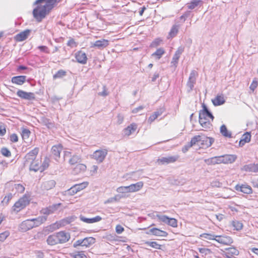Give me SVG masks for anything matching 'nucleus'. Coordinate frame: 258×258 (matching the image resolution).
<instances>
[{
    "label": "nucleus",
    "mask_w": 258,
    "mask_h": 258,
    "mask_svg": "<svg viewBox=\"0 0 258 258\" xmlns=\"http://www.w3.org/2000/svg\"><path fill=\"white\" fill-rule=\"evenodd\" d=\"M61 0H37L34 4L33 16L38 22L41 21L59 3Z\"/></svg>",
    "instance_id": "nucleus-1"
},
{
    "label": "nucleus",
    "mask_w": 258,
    "mask_h": 258,
    "mask_svg": "<svg viewBox=\"0 0 258 258\" xmlns=\"http://www.w3.org/2000/svg\"><path fill=\"white\" fill-rule=\"evenodd\" d=\"M71 238L70 233L64 231H60L48 236L47 243L50 245H54L58 244H63L68 242Z\"/></svg>",
    "instance_id": "nucleus-2"
},
{
    "label": "nucleus",
    "mask_w": 258,
    "mask_h": 258,
    "mask_svg": "<svg viewBox=\"0 0 258 258\" xmlns=\"http://www.w3.org/2000/svg\"><path fill=\"white\" fill-rule=\"evenodd\" d=\"M202 107L203 109L199 112V123L203 128L207 130L212 127V122L214 117L205 104Z\"/></svg>",
    "instance_id": "nucleus-3"
},
{
    "label": "nucleus",
    "mask_w": 258,
    "mask_h": 258,
    "mask_svg": "<svg viewBox=\"0 0 258 258\" xmlns=\"http://www.w3.org/2000/svg\"><path fill=\"white\" fill-rule=\"evenodd\" d=\"M213 142L212 138L204 135H196L191 139L189 143V147L197 145L200 148H207L212 145Z\"/></svg>",
    "instance_id": "nucleus-4"
},
{
    "label": "nucleus",
    "mask_w": 258,
    "mask_h": 258,
    "mask_svg": "<svg viewBox=\"0 0 258 258\" xmlns=\"http://www.w3.org/2000/svg\"><path fill=\"white\" fill-rule=\"evenodd\" d=\"M236 156L232 155H225L223 156L214 157L211 159L212 164H229L234 162L236 160Z\"/></svg>",
    "instance_id": "nucleus-5"
},
{
    "label": "nucleus",
    "mask_w": 258,
    "mask_h": 258,
    "mask_svg": "<svg viewBox=\"0 0 258 258\" xmlns=\"http://www.w3.org/2000/svg\"><path fill=\"white\" fill-rule=\"evenodd\" d=\"M30 200V197L25 195L15 203L12 207V211L16 213L19 212L29 204Z\"/></svg>",
    "instance_id": "nucleus-6"
},
{
    "label": "nucleus",
    "mask_w": 258,
    "mask_h": 258,
    "mask_svg": "<svg viewBox=\"0 0 258 258\" xmlns=\"http://www.w3.org/2000/svg\"><path fill=\"white\" fill-rule=\"evenodd\" d=\"M96 242V239L93 237H86L83 239H78L73 243V247L77 248L79 246L90 247Z\"/></svg>",
    "instance_id": "nucleus-7"
},
{
    "label": "nucleus",
    "mask_w": 258,
    "mask_h": 258,
    "mask_svg": "<svg viewBox=\"0 0 258 258\" xmlns=\"http://www.w3.org/2000/svg\"><path fill=\"white\" fill-rule=\"evenodd\" d=\"M50 162V159L47 156L45 157L43 162L41 161H39L38 160L35 161L33 162V170L40 172H43L48 167Z\"/></svg>",
    "instance_id": "nucleus-8"
},
{
    "label": "nucleus",
    "mask_w": 258,
    "mask_h": 258,
    "mask_svg": "<svg viewBox=\"0 0 258 258\" xmlns=\"http://www.w3.org/2000/svg\"><path fill=\"white\" fill-rule=\"evenodd\" d=\"M88 185V182L87 181L83 182L79 184H76L68 189V193L69 195L71 196L74 195L77 192L85 189Z\"/></svg>",
    "instance_id": "nucleus-9"
},
{
    "label": "nucleus",
    "mask_w": 258,
    "mask_h": 258,
    "mask_svg": "<svg viewBox=\"0 0 258 258\" xmlns=\"http://www.w3.org/2000/svg\"><path fill=\"white\" fill-rule=\"evenodd\" d=\"M157 217L160 221L167 224L168 225L176 228L177 227V219L173 218H169L165 215H157Z\"/></svg>",
    "instance_id": "nucleus-10"
},
{
    "label": "nucleus",
    "mask_w": 258,
    "mask_h": 258,
    "mask_svg": "<svg viewBox=\"0 0 258 258\" xmlns=\"http://www.w3.org/2000/svg\"><path fill=\"white\" fill-rule=\"evenodd\" d=\"M215 241L224 245H230L233 242L231 237L225 235H216Z\"/></svg>",
    "instance_id": "nucleus-11"
},
{
    "label": "nucleus",
    "mask_w": 258,
    "mask_h": 258,
    "mask_svg": "<svg viewBox=\"0 0 258 258\" xmlns=\"http://www.w3.org/2000/svg\"><path fill=\"white\" fill-rule=\"evenodd\" d=\"M144 183L143 181H139L135 184H132L129 186L120 187L119 188H124L127 192H134L139 191L143 187Z\"/></svg>",
    "instance_id": "nucleus-12"
},
{
    "label": "nucleus",
    "mask_w": 258,
    "mask_h": 258,
    "mask_svg": "<svg viewBox=\"0 0 258 258\" xmlns=\"http://www.w3.org/2000/svg\"><path fill=\"white\" fill-rule=\"evenodd\" d=\"M179 158V156H171L169 157H162L161 158H159L157 160V162L159 164H170L175 162Z\"/></svg>",
    "instance_id": "nucleus-13"
},
{
    "label": "nucleus",
    "mask_w": 258,
    "mask_h": 258,
    "mask_svg": "<svg viewBox=\"0 0 258 258\" xmlns=\"http://www.w3.org/2000/svg\"><path fill=\"white\" fill-rule=\"evenodd\" d=\"M234 188L236 190L247 195H250L253 191L251 187L247 184H238L235 186Z\"/></svg>",
    "instance_id": "nucleus-14"
},
{
    "label": "nucleus",
    "mask_w": 258,
    "mask_h": 258,
    "mask_svg": "<svg viewBox=\"0 0 258 258\" xmlns=\"http://www.w3.org/2000/svg\"><path fill=\"white\" fill-rule=\"evenodd\" d=\"M107 154L106 149L98 150L94 152L93 157L96 161L101 163L104 160Z\"/></svg>",
    "instance_id": "nucleus-15"
},
{
    "label": "nucleus",
    "mask_w": 258,
    "mask_h": 258,
    "mask_svg": "<svg viewBox=\"0 0 258 258\" xmlns=\"http://www.w3.org/2000/svg\"><path fill=\"white\" fill-rule=\"evenodd\" d=\"M75 57L78 63L82 64H86L88 60L86 53L82 50H79L75 53Z\"/></svg>",
    "instance_id": "nucleus-16"
},
{
    "label": "nucleus",
    "mask_w": 258,
    "mask_h": 258,
    "mask_svg": "<svg viewBox=\"0 0 258 258\" xmlns=\"http://www.w3.org/2000/svg\"><path fill=\"white\" fill-rule=\"evenodd\" d=\"M109 45V41L107 39H102L95 41L92 44V47H96L100 49H103Z\"/></svg>",
    "instance_id": "nucleus-17"
},
{
    "label": "nucleus",
    "mask_w": 258,
    "mask_h": 258,
    "mask_svg": "<svg viewBox=\"0 0 258 258\" xmlns=\"http://www.w3.org/2000/svg\"><path fill=\"white\" fill-rule=\"evenodd\" d=\"M212 102L215 106L223 105L225 102V97L223 94H217L214 99H212Z\"/></svg>",
    "instance_id": "nucleus-18"
},
{
    "label": "nucleus",
    "mask_w": 258,
    "mask_h": 258,
    "mask_svg": "<svg viewBox=\"0 0 258 258\" xmlns=\"http://www.w3.org/2000/svg\"><path fill=\"white\" fill-rule=\"evenodd\" d=\"M31 228H32V219L24 221L19 226V230L22 232H26Z\"/></svg>",
    "instance_id": "nucleus-19"
},
{
    "label": "nucleus",
    "mask_w": 258,
    "mask_h": 258,
    "mask_svg": "<svg viewBox=\"0 0 258 258\" xmlns=\"http://www.w3.org/2000/svg\"><path fill=\"white\" fill-rule=\"evenodd\" d=\"M63 149V146L61 144L54 145L52 147L51 152L52 154L55 156L56 159H59L60 156V153Z\"/></svg>",
    "instance_id": "nucleus-20"
},
{
    "label": "nucleus",
    "mask_w": 258,
    "mask_h": 258,
    "mask_svg": "<svg viewBox=\"0 0 258 258\" xmlns=\"http://www.w3.org/2000/svg\"><path fill=\"white\" fill-rule=\"evenodd\" d=\"M164 111V108H160L157 111L153 112L148 118V122L150 124L152 123L155 119H156L159 116L161 115Z\"/></svg>",
    "instance_id": "nucleus-21"
},
{
    "label": "nucleus",
    "mask_w": 258,
    "mask_h": 258,
    "mask_svg": "<svg viewBox=\"0 0 258 258\" xmlns=\"http://www.w3.org/2000/svg\"><path fill=\"white\" fill-rule=\"evenodd\" d=\"M138 128V125L136 123H132L124 129V134L126 136H129L134 133Z\"/></svg>",
    "instance_id": "nucleus-22"
},
{
    "label": "nucleus",
    "mask_w": 258,
    "mask_h": 258,
    "mask_svg": "<svg viewBox=\"0 0 258 258\" xmlns=\"http://www.w3.org/2000/svg\"><path fill=\"white\" fill-rule=\"evenodd\" d=\"M150 232L152 234V235L158 237H166L168 235L166 231L162 230L157 228H151L150 230Z\"/></svg>",
    "instance_id": "nucleus-23"
},
{
    "label": "nucleus",
    "mask_w": 258,
    "mask_h": 258,
    "mask_svg": "<svg viewBox=\"0 0 258 258\" xmlns=\"http://www.w3.org/2000/svg\"><path fill=\"white\" fill-rule=\"evenodd\" d=\"M198 75V73L197 71L193 70L191 72L187 82V85L190 89H192L194 87V84L196 81V78Z\"/></svg>",
    "instance_id": "nucleus-24"
},
{
    "label": "nucleus",
    "mask_w": 258,
    "mask_h": 258,
    "mask_svg": "<svg viewBox=\"0 0 258 258\" xmlns=\"http://www.w3.org/2000/svg\"><path fill=\"white\" fill-rule=\"evenodd\" d=\"M144 243L156 249L163 250L165 248L164 245L160 244L156 241H146Z\"/></svg>",
    "instance_id": "nucleus-25"
},
{
    "label": "nucleus",
    "mask_w": 258,
    "mask_h": 258,
    "mask_svg": "<svg viewBox=\"0 0 258 258\" xmlns=\"http://www.w3.org/2000/svg\"><path fill=\"white\" fill-rule=\"evenodd\" d=\"M230 226L233 230L239 231L243 229V224L241 221L234 220L231 222Z\"/></svg>",
    "instance_id": "nucleus-26"
},
{
    "label": "nucleus",
    "mask_w": 258,
    "mask_h": 258,
    "mask_svg": "<svg viewBox=\"0 0 258 258\" xmlns=\"http://www.w3.org/2000/svg\"><path fill=\"white\" fill-rule=\"evenodd\" d=\"M80 220L86 223H93L100 221L102 220V218L99 216H97L92 218H87L84 216H80Z\"/></svg>",
    "instance_id": "nucleus-27"
},
{
    "label": "nucleus",
    "mask_w": 258,
    "mask_h": 258,
    "mask_svg": "<svg viewBox=\"0 0 258 258\" xmlns=\"http://www.w3.org/2000/svg\"><path fill=\"white\" fill-rule=\"evenodd\" d=\"M26 80L25 76H18L12 77L11 81L14 84L21 85L26 81Z\"/></svg>",
    "instance_id": "nucleus-28"
},
{
    "label": "nucleus",
    "mask_w": 258,
    "mask_h": 258,
    "mask_svg": "<svg viewBox=\"0 0 258 258\" xmlns=\"http://www.w3.org/2000/svg\"><path fill=\"white\" fill-rule=\"evenodd\" d=\"M251 140V135L250 133L246 132L241 137L239 143L240 146H243L245 144L249 143Z\"/></svg>",
    "instance_id": "nucleus-29"
},
{
    "label": "nucleus",
    "mask_w": 258,
    "mask_h": 258,
    "mask_svg": "<svg viewBox=\"0 0 258 258\" xmlns=\"http://www.w3.org/2000/svg\"><path fill=\"white\" fill-rule=\"evenodd\" d=\"M55 182L53 180H50L43 182L42 188L43 190H49L55 186Z\"/></svg>",
    "instance_id": "nucleus-30"
},
{
    "label": "nucleus",
    "mask_w": 258,
    "mask_h": 258,
    "mask_svg": "<svg viewBox=\"0 0 258 258\" xmlns=\"http://www.w3.org/2000/svg\"><path fill=\"white\" fill-rule=\"evenodd\" d=\"M32 155L31 154V152L30 151L25 156V161L24 162V166H27L28 165L29 166V170L30 171L32 170V160L31 157Z\"/></svg>",
    "instance_id": "nucleus-31"
},
{
    "label": "nucleus",
    "mask_w": 258,
    "mask_h": 258,
    "mask_svg": "<svg viewBox=\"0 0 258 258\" xmlns=\"http://www.w3.org/2000/svg\"><path fill=\"white\" fill-rule=\"evenodd\" d=\"M17 95L23 99H29L32 94L31 93H27L22 90H18L17 93Z\"/></svg>",
    "instance_id": "nucleus-32"
},
{
    "label": "nucleus",
    "mask_w": 258,
    "mask_h": 258,
    "mask_svg": "<svg viewBox=\"0 0 258 258\" xmlns=\"http://www.w3.org/2000/svg\"><path fill=\"white\" fill-rule=\"evenodd\" d=\"M30 33H18L14 37V39L17 42L22 41L27 38Z\"/></svg>",
    "instance_id": "nucleus-33"
},
{
    "label": "nucleus",
    "mask_w": 258,
    "mask_h": 258,
    "mask_svg": "<svg viewBox=\"0 0 258 258\" xmlns=\"http://www.w3.org/2000/svg\"><path fill=\"white\" fill-rule=\"evenodd\" d=\"M31 133V132L27 128L23 129L22 131V137L24 142L27 143L28 141Z\"/></svg>",
    "instance_id": "nucleus-34"
},
{
    "label": "nucleus",
    "mask_w": 258,
    "mask_h": 258,
    "mask_svg": "<svg viewBox=\"0 0 258 258\" xmlns=\"http://www.w3.org/2000/svg\"><path fill=\"white\" fill-rule=\"evenodd\" d=\"M86 169V166L82 163L77 164L74 170L76 173H79L83 171H85Z\"/></svg>",
    "instance_id": "nucleus-35"
},
{
    "label": "nucleus",
    "mask_w": 258,
    "mask_h": 258,
    "mask_svg": "<svg viewBox=\"0 0 258 258\" xmlns=\"http://www.w3.org/2000/svg\"><path fill=\"white\" fill-rule=\"evenodd\" d=\"M220 132L222 134V135L225 137H231V133L228 131L226 125L224 124L221 125V126L220 127Z\"/></svg>",
    "instance_id": "nucleus-36"
},
{
    "label": "nucleus",
    "mask_w": 258,
    "mask_h": 258,
    "mask_svg": "<svg viewBox=\"0 0 258 258\" xmlns=\"http://www.w3.org/2000/svg\"><path fill=\"white\" fill-rule=\"evenodd\" d=\"M71 256L73 258H88L84 251H77L75 253L71 254Z\"/></svg>",
    "instance_id": "nucleus-37"
},
{
    "label": "nucleus",
    "mask_w": 258,
    "mask_h": 258,
    "mask_svg": "<svg viewBox=\"0 0 258 258\" xmlns=\"http://www.w3.org/2000/svg\"><path fill=\"white\" fill-rule=\"evenodd\" d=\"M80 161V157L77 155H73L71 157L69 161V163L71 165H77Z\"/></svg>",
    "instance_id": "nucleus-38"
},
{
    "label": "nucleus",
    "mask_w": 258,
    "mask_h": 258,
    "mask_svg": "<svg viewBox=\"0 0 258 258\" xmlns=\"http://www.w3.org/2000/svg\"><path fill=\"white\" fill-rule=\"evenodd\" d=\"M200 3H201V0H192L187 4V8L188 9L192 10L197 7Z\"/></svg>",
    "instance_id": "nucleus-39"
},
{
    "label": "nucleus",
    "mask_w": 258,
    "mask_h": 258,
    "mask_svg": "<svg viewBox=\"0 0 258 258\" xmlns=\"http://www.w3.org/2000/svg\"><path fill=\"white\" fill-rule=\"evenodd\" d=\"M46 220L44 217H39L38 218L33 219V227L38 226Z\"/></svg>",
    "instance_id": "nucleus-40"
},
{
    "label": "nucleus",
    "mask_w": 258,
    "mask_h": 258,
    "mask_svg": "<svg viewBox=\"0 0 258 258\" xmlns=\"http://www.w3.org/2000/svg\"><path fill=\"white\" fill-rule=\"evenodd\" d=\"M66 72L62 70H60L58 71L55 74H54L53 76L54 79H56L57 78H61L66 75Z\"/></svg>",
    "instance_id": "nucleus-41"
},
{
    "label": "nucleus",
    "mask_w": 258,
    "mask_h": 258,
    "mask_svg": "<svg viewBox=\"0 0 258 258\" xmlns=\"http://www.w3.org/2000/svg\"><path fill=\"white\" fill-rule=\"evenodd\" d=\"M216 235L210 233H203L200 235V237L208 240H215Z\"/></svg>",
    "instance_id": "nucleus-42"
},
{
    "label": "nucleus",
    "mask_w": 258,
    "mask_h": 258,
    "mask_svg": "<svg viewBox=\"0 0 258 258\" xmlns=\"http://www.w3.org/2000/svg\"><path fill=\"white\" fill-rule=\"evenodd\" d=\"M1 153L3 156L7 157H9L11 156V152L6 147H3L1 149Z\"/></svg>",
    "instance_id": "nucleus-43"
},
{
    "label": "nucleus",
    "mask_w": 258,
    "mask_h": 258,
    "mask_svg": "<svg viewBox=\"0 0 258 258\" xmlns=\"http://www.w3.org/2000/svg\"><path fill=\"white\" fill-rule=\"evenodd\" d=\"M165 53V51L163 48H159L154 53H153L152 55H155L157 56L158 59L160 58L162 55Z\"/></svg>",
    "instance_id": "nucleus-44"
},
{
    "label": "nucleus",
    "mask_w": 258,
    "mask_h": 258,
    "mask_svg": "<svg viewBox=\"0 0 258 258\" xmlns=\"http://www.w3.org/2000/svg\"><path fill=\"white\" fill-rule=\"evenodd\" d=\"M67 45L71 48L76 47L78 46V43L74 39L71 38L68 41Z\"/></svg>",
    "instance_id": "nucleus-45"
},
{
    "label": "nucleus",
    "mask_w": 258,
    "mask_h": 258,
    "mask_svg": "<svg viewBox=\"0 0 258 258\" xmlns=\"http://www.w3.org/2000/svg\"><path fill=\"white\" fill-rule=\"evenodd\" d=\"M14 187L17 191L20 193L23 192L25 190V187L21 184H15L14 185Z\"/></svg>",
    "instance_id": "nucleus-46"
},
{
    "label": "nucleus",
    "mask_w": 258,
    "mask_h": 258,
    "mask_svg": "<svg viewBox=\"0 0 258 258\" xmlns=\"http://www.w3.org/2000/svg\"><path fill=\"white\" fill-rule=\"evenodd\" d=\"M10 235V232L6 231L0 234V241H4Z\"/></svg>",
    "instance_id": "nucleus-47"
},
{
    "label": "nucleus",
    "mask_w": 258,
    "mask_h": 258,
    "mask_svg": "<svg viewBox=\"0 0 258 258\" xmlns=\"http://www.w3.org/2000/svg\"><path fill=\"white\" fill-rule=\"evenodd\" d=\"M257 85H258V82L257 81L256 79L255 78H254L251 84H250V85L249 86V88L252 92H253L255 90V89L256 88V87H257Z\"/></svg>",
    "instance_id": "nucleus-48"
},
{
    "label": "nucleus",
    "mask_w": 258,
    "mask_h": 258,
    "mask_svg": "<svg viewBox=\"0 0 258 258\" xmlns=\"http://www.w3.org/2000/svg\"><path fill=\"white\" fill-rule=\"evenodd\" d=\"M249 168V171L253 172H258V164H251L249 166H247Z\"/></svg>",
    "instance_id": "nucleus-49"
},
{
    "label": "nucleus",
    "mask_w": 258,
    "mask_h": 258,
    "mask_svg": "<svg viewBox=\"0 0 258 258\" xmlns=\"http://www.w3.org/2000/svg\"><path fill=\"white\" fill-rule=\"evenodd\" d=\"M181 53V51H179L178 50L176 51L172 58V60L173 62H177L178 61Z\"/></svg>",
    "instance_id": "nucleus-50"
},
{
    "label": "nucleus",
    "mask_w": 258,
    "mask_h": 258,
    "mask_svg": "<svg viewBox=\"0 0 258 258\" xmlns=\"http://www.w3.org/2000/svg\"><path fill=\"white\" fill-rule=\"evenodd\" d=\"M6 133V125L3 123L0 124V136H4Z\"/></svg>",
    "instance_id": "nucleus-51"
},
{
    "label": "nucleus",
    "mask_w": 258,
    "mask_h": 258,
    "mask_svg": "<svg viewBox=\"0 0 258 258\" xmlns=\"http://www.w3.org/2000/svg\"><path fill=\"white\" fill-rule=\"evenodd\" d=\"M124 230V228L120 225H117L115 227V231L117 234H121Z\"/></svg>",
    "instance_id": "nucleus-52"
},
{
    "label": "nucleus",
    "mask_w": 258,
    "mask_h": 258,
    "mask_svg": "<svg viewBox=\"0 0 258 258\" xmlns=\"http://www.w3.org/2000/svg\"><path fill=\"white\" fill-rule=\"evenodd\" d=\"M60 205V204H54V205L49 206V209H50V212H51L52 213H53V212L56 211Z\"/></svg>",
    "instance_id": "nucleus-53"
},
{
    "label": "nucleus",
    "mask_w": 258,
    "mask_h": 258,
    "mask_svg": "<svg viewBox=\"0 0 258 258\" xmlns=\"http://www.w3.org/2000/svg\"><path fill=\"white\" fill-rule=\"evenodd\" d=\"M199 250L200 252L201 253H204L205 254H207L211 252V250L210 249L206 248H199Z\"/></svg>",
    "instance_id": "nucleus-54"
},
{
    "label": "nucleus",
    "mask_w": 258,
    "mask_h": 258,
    "mask_svg": "<svg viewBox=\"0 0 258 258\" xmlns=\"http://www.w3.org/2000/svg\"><path fill=\"white\" fill-rule=\"evenodd\" d=\"M162 42V40L160 39H157L155 40L151 44V46L153 47H156L158 46L161 42Z\"/></svg>",
    "instance_id": "nucleus-55"
},
{
    "label": "nucleus",
    "mask_w": 258,
    "mask_h": 258,
    "mask_svg": "<svg viewBox=\"0 0 258 258\" xmlns=\"http://www.w3.org/2000/svg\"><path fill=\"white\" fill-rule=\"evenodd\" d=\"M38 48L42 52H45L46 53H49V50L48 48L46 46H40Z\"/></svg>",
    "instance_id": "nucleus-56"
},
{
    "label": "nucleus",
    "mask_w": 258,
    "mask_h": 258,
    "mask_svg": "<svg viewBox=\"0 0 258 258\" xmlns=\"http://www.w3.org/2000/svg\"><path fill=\"white\" fill-rule=\"evenodd\" d=\"M41 212L45 215H49L52 213V212H50V209H49V207L42 209L41 211Z\"/></svg>",
    "instance_id": "nucleus-57"
},
{
    "label": "nucleus",
    "mask_w": 258,
    "mask_h": 258,
    "mask_svg": "<svg viewBox=\"0 0 258 258\" xmlns=\"http://www.w3.org/2000/svg\"><path fill=\"white\" fill-rule=\"evenodd\" d=\"M41 212L45 215H49L52 213V212H50V209H49V207L42 209L41 211Z\"/></svg>",
    "instance_id": "nucleus-58"
},
{
    "label": "nucleus",
    "mask_w": 258,
    "mask_h": 258,
    "mask_svg": "<svg viewBox=\"0 0 258 258\" xmlns=\"http://www.w3.org/2000/svg\"><path fill=\"white\" fill-rule=\"evenodd\" d=\"M10 140L12 142H17L18 141V136L16 134H13L10 136Z\"/></svg>",
    "instance_id": "nucleus-59"
},
{
    "label": "nucleus",
    "mask_w": 258,
    "mask_h": 258,
    "mask_svg": "<svg viewBox=\"0 0 258 258\" xmlns=\"http://www.w3.org/2000/svg\"><path fill=\"white\" fill-rule=\"evenodd\" d=\"M98 95L99 96H106L108 95V91H107L105 86L103 87V91L101 92H99L98 93Z\"/></svg>",
    "instance_id": "nucleus-60"
},
{
    "label": "nucleus",
    "mask_w": 258,
    "mask_h": 258,
    "mask_svg": "<svg viewBox=\"0 0 258 258\" xmlns=\"http://www.w3.org/2000/svg\"><path fill=\"white\" fill-rule=\"evenodd\" d=\"M12 194H9L7 196H5V197L4 199L3 202H6V203H8L9 201L12 199Z\"/></svg>",
    "instance_id": "nucleus-61"
},
{
    "label": "nucleus",
    "mask_w": 258,
    "mask_h": 258,
    "mask_svg": "<svg viewBox=\"0 0 258 258\" xmlns=\"http://www.w3.org/2000/svg\"><path fill=\"white\" fill-rule=\"evenodd\" d=\"M143 108H144L143 106H139L138 107H137V108H134V109H133L132 111V112L133 113H136L139 111L142 110Z\"/></svg>",
    "instance_id": "nucleus-62"
},
{
    "label": "nucleus",
    "mask_w": 258,
    "mask_h": 258,
    "mask_svg": "<svg viewBox=\"0 0 258 258\" xmlns=\"http://www.w3.org/2000/svg\"><path fill=\"white\" fill-rule=\"evenodd\" d=\"M71 152L70 151H66L64 152V158L68 157L71 156Z\"/></svg>",
    "instance_id": "nucleus-63"
},
{
    "label": "nucleus",
    "mask_w": 258,
    "mask_h": 258,
    "mask_svg": "<svg viewBox=\"0 0 258 258\" xmlns=\"http://www.w3.org/2000/svg\"><path fill=\"white\" fill-rule=\"evenodd\" d=\"M98 170V166L96 165H94L92 167L91 172L93 173H96Z\"/></svg>",
    "instance_id": "nucleus-64"
}]
</instances>
